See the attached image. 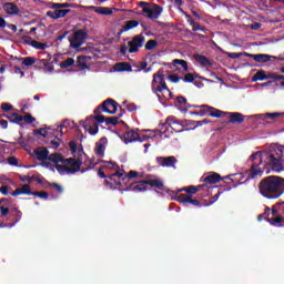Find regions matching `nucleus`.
I'll return each instance as SVG.
<instances>
[{
    "instance_id": "1",
    "label": "nucleus",
    "mask_w": 284,
    "mask_h": 284,
    "mask_svg": "<svg viewBox=\"0 0 284 284\" xmlns=\"http://www.w3.org/2000/svg\"><path fill=\"white\" fill-rule=\"evenodd\" d=\"M283 148L284 146H271L267 152L257 151L251 154L248 163L251 169L245 173L233 174V178L226 176L232 183V187L243 185L251 179H258L263 174H270V170L273 172H283Z\"/></svg>"
},
{
    "instance_id": "2",
    "label": "nucleus",
    "mask_w": 284,
    "mask_h": 284,
    "mask_svg": "<svg viewBox=\"0 0 284 284\" xmlns=\"http://www.w3.org/2000/svg\"><path fill=\"white\" fill-rule=\"evenodd\" d=\"M257 187L261 196L268 201H276L284 195V178L278 175L265 176L258 182Z\"/></svg>"
},
{
    "instance_id": "3",
    "label": "nucleus",
    "mask_w": 284,
    "mask_h": 284,
    "mask_svg": "<svg viewBox=\"0 0 284 284\" xmlns=\"http://www.w3.org/2000/svg\"><path fill=\"white\" fill-rule=\"evenodd\" d=\"M121 113L119 116L105 118V115H90L84 122H82V128L94 136L99 133V123H105V125H119V119L125 114V111L120 106Z\"/></svg>"
},
{
    "instance_id": "4",
    "label": "nucleus",
    "mask_w": 284,
    "mask_h": 284,
    "mask_svg": "<svg viewBox=\"0 0 284 284\" xmlns=\"http://www.w3.org/2000/svg\"><path fill=\"white\" fill-rule=\"evenodd\" d=\"M155 190V192H165V184L163 183V180L155 178L154 175H149V179L133 182L131 183L126 189H124V192H148L149 187Z\"/></svg>"
},
{
    "instance_id": "5",
    "label": "nucleus",
    "mask_w": 284,
    "mask_h": 284,
    "mask_svg": "<svg viewBox=\"0 0 284 284\" xmlns=\"http://www.w3.org/2000/svg\"><path fill=\"white\" fill-rule=\"evenodd\" d=\"M151 90L154 94H158L159 98H161V93L165 92L168 97L163 94L164 99H172V91H170V88H168V83L165 82V74H163V69H159L158 72L153 74Z\"/></svg>"
},
{
    "instance_id": "6",
    "label": "nucleus",
    "mask_w": 284,
    "mask_h": 284,
    "mask_svg": "<svg viewBox=\"0 0 284 284\" xmlns=\"http://www.w3.org/2000/svg\"><path fill=\"white\" fill-rule=\"evenodd\" d=\"M138 6L142 9L139 14H142L143 17H146V19H151L152 21H154V19H159L163 13V7L159 4H151L145 1H140Z\"/></svg>"
},
{
    "instance_id": "7",
    "label": "nucleus",
    "mask_w": 284,
    "mask_h": 284,
    "mask_svg": "<svg viewBox=\"0 0 284 284\" xmlns=\"http://www.w3.org/2000/svg\"><path fill=\"white\" fill-rule=\"evenodd\" d=\"M185 123H187V121H183V120H179L175 116H169L165 120V123L162 125V128H165V130H171V132H185Z\"/></svg>"
},
{
    "instance_id": "8",
    "label": "nucleus",
    "mask_w": 284,
    "mask_h": 284,
    "mask_svg": "<svg viewBox=\"0 0 284 284\" xmlns=\"http://www.w3.org/2000/svg\"><path fill=\"white\" fill-rule=\"evenodd\" d=\"M119 103L112 99H106L101 106L94 109L93 114L100 115L101 112H106V114H116L119 110Z\"/></svg>"
},
{
    "instance_id": "9",
    "label": "nucleus",
    "mask_w": 284,
    "mask_h": 284,
    "mask_svg": "<svg viewBox=\"0 0 284 284\" xmlns=\"http://www.w3.org/2000/svg\"><path fill=\"white\" fill-rule=\"evenodd\" d=\"M88 39V32L83 29L75 30L71 37H69V43L71 48H79Z\"/></svg>"
},
{
    "instance_id": "10",
    "label": "nucleus",
    "mask_w": 284,
    "mask_h": 284,
    "mask_svg": "<svg viewBox=\"0 0 284 284\" xmlns=\"http://www.w3.org/2000/svg\"><path fill=\"white\" fill-rule=\"evenodd\" d=\"M65 123L68 121H64L63 124H61L59 128L51 132V135L53 136L52 140L49 141V148H53V150H59V145H61V136H63V128H65Z\"/></svg>"
},
{
    "instance_id": "11",
    "label": "nucleus",
    "mask_w": 284,
    "mask_h": 284,
    "mask_svg": "<svg viewBox=\"0 0 284 284\" xmlns=\"http://www.w3.org/2000/svg\"><path fill=\"white\" fill-rule=\"evenodd\" d=\"M155 163L159 165V168H172L173 170H176V163H179V160H176V156H158L155 158Z\"/></svg>"
},
{
    "instance_id": "12",
    "label": "nucleus",
    "mask_w": 284,
    "mask_h": 284,
    "mask_svg": "<svg viewBox=\"0 0 284 284\" xmlns=\"http://www.w3.org/2000/svg\"><path fill=\"white\" fill-rule=\"evenodd\" d=\"M244 57H248L250 59H253L256 63H267V62L272 61V59H275L278 61H284V59H281V58H277L274 55H270V54H265V53L253 54V53L244 52Z\"/></svg>"
},
{
    "instance_id": "13",
    "label": "nucleus",
    "mask_w": 284,
    "mask_h": 284,
    "mask_svg": "<svg viewBox=\"0 0 284 284\" xmlns=\"http://www.w3.org/2000/svg\"><path fill=\"white\" fill-rule=\"evenodd\" d=\"M143 43H145V37H143V34L133 37V39L128 42L129 53L134 54L139 52V49L143 48Z\"/></svg>"
},
{
    "instance_id": "14",
    "label": "nucleus",
    "mask_w": 284,
    "mask_h": 284,
    "mask_svg": "<svg viewBox=\"0 0 284 284\" xmlns=\"http://www.w3.org/2000/svg\"><path fill=\"white\" fill-rule=\"evenodd\" d=\"M62 165H70L69 174H77V172L81 170V165H83V162L74 158H69V159H64V162Z\"/></svg>"
},
{
    "instance_id": "15",
    "label": "nucleus",
    "mask_w": 284,
    "mask_h": 284,
    "mask_svg": "<svg viewBox=\"0 0 284 284\" xmlns=\"http://www.w3.org/2000/svg\"><path fill=\"white\" fill-rule=\"evenodd\" d=\"M122 139H123L124 143H134V141H140L141 143H143V140L145 139V135H143L141 138L139 132H136L134 130H129V131L124 132Z\"/></svg>"
},
{
    "instance_id": "16",
    "label": "nucleus",
    "mask_w": 284,
    "mask_h": 284,
    "mask_svg": "<svg viewBox=\"0 0 284 284\" xmlns=\"http://www.w3.org/2000/svg\"><path fill=\"white\" fill-rule=\"evenodd\" d=\"M175 201L183 204L190 203L191 205H194V207H201V202L199 200L192 199V195L179 194L178 196H175Z\"/></svg>"
},
{
    "instance_id": "17",
    "label": "nucleus",
    "mask_w": 284,
    "mask_h": 284,
    "mask_svg": "<svg viewBox=\"0 0 284 284\" xmlns=\"http://www.w3.org/2000/svg\"><path fill=\"white\" fill-rule=\"evenodd\" d=\"M222 179L223 178H221V174L213 172L202 178V181L204 183L202 185H205V187H207V185H216V183H220Z\"/></svg>"
},
{
    "instance_id": "18",
    "label": "nucleus",
    "mask_w": 284,
    "mask_h": 284,
    "mask_svg": "<svg viewBox=\"0 0 284 284\" xmlns=\"http://www.w3.org/2000/svg\"><path fill=\"white\" fill-rule=\"evenodd\" d=\"M108 143V138H101L97 143H95V149L94 152L97 156H100L103 159L105 156V144Z\"/></svg>"
},
{
    "instance_id": "19",
    "label": "nucleus",
    "mask_w": 284,
    "mask_h": 284,
    "mask_svg": "<svg viewBox=\"0 0 284 284\" xmlns=\"http://www.w3.org/2000/svg\"><path fill=\"white\" fill-rule=\"evenodd\" d=\"M69 12H72L70 9H55L54 11H48L47 17L50 19H63L65 14H69Z\"/></svg>"
},
{
    "instance_id": "20",
    "label": "nucleus",
    "mask_w": 284,
    "mask_h": 284,
    "mask_svg": "<svg viewBox=\"0 0 284 284\" xmlns=\"http://www.w3.org/2000/svg\"><path fill=\"white\" fill-rule=\"evenodd\" d=\"M87 10H91L92 12H97V14H104L105 17H109L110 14H114V11L108 7H94L89 6L87 7Z\"/></svg>"
},
{
    "instance_id": "21",
    "label": "nucleus",
    "mask_w": 284,
    "mask_h": 284,
    "mask_svg": "<svg viewBox=\"0 0 284 284\" xmlns=\"http://www.w3.org/2000/svg\"><path fill=\"white\" fill-rule=\"evenodd\" d=\"M226 115L229 116L230 123H237L239 125H241V123H243L245 121V115H243V113L227 112Z\"/></svg>"
},
{
    "instance_id": "22",
    "label": "nucleus",
    "mask_w": 284,
    "mask_h": 284,
    "mask_svg": "<svg viewBox=\"0 0 284 284\" xmlns=\"http://www.w3.org/2000/svg\"><path fill=\"white\" fill-rule=\"evenodd\" d=\"M114 72H132L130 62H118L113 67Z\"/></svg>"
},
{
    "instance_id": "23",
    "label": "nucleus",
    "mask_w": 284,
    "mask_h": 284,
    "mask_svg": "<svg viewBox=\"0 0 284 284\" xmlns=\"http://www.w3.org/2000/svg\"><path fill=\"white\" fill-rule=\"evenodd\" d=\"M3 10L7 12V14H10L11 17L19 14V7L12 2L4 3Z\"/></svg>"
},
{
    "instance_id": "24",
    "label": "nucleus",
    "mask_w": 284,
    "mask_h": 284,
    "mask_svg": "<svg viewBox=\"0 0 284 284\" xmlns=\"http://www.w3.org/2000/svg\"><path fill=\"white\" fill-rule=\"evenodd\" d=\"M34 154L38 161H47V159H49L48 154H50V151L43 146H40L34 150Z\"/></svg>"
},
{
    "instance_id": "25",
    "label": "nucleus",
    "mask_w": 284,
    "mask_h": 284,
    "mask_svg": "<svg viewBox=\"0 0 284 284\" xmlns=\"http://www.w3.org/2000/svg\"><path fill=\"white\" fill-rule=\"evenodd\" d=\"M256 81H267V72L265 70L257 71L252 78L253 83H256Z\"/></svg>"
},
{
    "instance_id": "26",
    "label": "nucleus",
    "mask_w": 284,
    "mask_h": 284,
    "mask_svg": "<svg viewBox=\"0 0 284 284\" xmlns=\"http://www.w3.org/2000/svg\"><path fill=\"white\" fill-rule=\"evenodd\" d=\"M193 59H195V61H199L200 65H203V67L212 65V61H210V59H207V57L205 55L194 54Z\"/></svg>"
},
{
    "instance_id": "27",
    "label": "nucleus",
    "mask_w": 284,
    "mask_h": 284,
    "mask_svg": "<svg viewBox=\"0 0 284 284\" xmlns=\"http://www.w3.org/2000/svg\"><path fill=\"white\" fill-rule=\"evenodd\" d=\"M48 160L51 161V163H55L57 165H59V163H64V158L61 153H52L49 155Z\"/></svg>"
},
{
    "instance_id": "28",
    "label": "nucleus",
    "mask_w": 284,
    "mask_h": 284,
    "mask_svg": "<svg viewBox=\"0 0 284 284\" xmlns=\"http://www.w3.org/2000/svg\"><path fill=\"white\" fill-rule=\"evenodd\" d=\"M176 103L180 104L179 110H181V112H187L186 108H187V99L183 95H180L176 98Z\"/></svg>"
},
{
    "instance_id": "29",
    "label": "nucleus",
    "mask_w": 284,
    "mask_h": 284,
    "mask_svg": "<svg viewBox=\"0 0 284 284\" xmlns=\"http://www.w3.org/2000/svg\"><path fill=\"white\" fill-rule=\"evenodd\" d=\"M267 223L271 225H274L275 227H283V217L276 216V217H266Z\"/></svg>"
},
{
    "instance_id": "30",
    "label": "nucleus",
    "mask_w": 284,
    "mask_h": 284,
    "mask_svg": "<svg viewBox=\"0 0 284 284\" xmlns=\"http://www.w3.org/2000/svg\"><path fill=\"white\" fill-rule=\"evenodd\" d=\"M139 21L138 20H129L122 28V32H128L129 30H133V28H138Z\"/></svg>"
},
{
    "instance_id": "31",
    "label": "nucleus",
    "mask_w": 284,
    "mask_h": 284,
    "mask_svg": "<svg viewBox=\"0 0 284 284\" xmlns=\"http://www.w3.org/2000/svg\"><path fill=\"white\" fill-rule=\"evenodd\" d=\"M11 123H21L23 121V115H19V113H11L10 115H4Z\"/></svg>"
},
{
    "instance_id": "32",
    "label": "nucleus",
    "mask_w": 284,
    "mask_h": 284,
    "mask_svg": "<svg viewBox=\"0 0 284 284\" xmlns=\"http://www.w3.org/2000/svg\"><path fill=\"white\" fill-rule=\"evenodd\" d=\"M200 190H205V185L200 184L197 186H194V185L187 186L186 195L192 196V194H196V192H199Z\"/></svg>"
},
{
    "instance_id": "33",
    "label": "nucleus",
    "mask_w": 284,
    "mask_h": 284,
    "mask_svg": "<svg viewBox=\"0 0 284 284\" xmlns=\"http://www.w3.org/2000/svg\"><path fill=\"white\" fill-rule=\"evenodd\" d=\"M200 116H206V114H210L212 110H214V106H210L207 104L200 105Z\"/></svg>"
},
{
    "instance_id": "34",
    "label": "nucleus",
    "mask_w": 284,
    "mask_h": 284,
    "mask_svg": "<svg viewBox=\"0 0 284 284\" xmlns=\"http://www.w3.org/2000/svg\"><path fill=\"white\" fill-rule=\"evenodd\" d=\"M227 112L221 111L219 109H214L209 113V116H212L213 119H221L223 118Z\"/></svg>"
},
{
    "instance_id": "35",
    "label": "nucleus",
    "mask_w": 284,
    "mask_h": 284,
    "mask_svg": "<svg viewBox=\"0 0 284 284\" xmlns=\"http://www.w3.org/2000/svg\"><path fill=\"white\" fill-rule=\"evenodd\" d=\"M78 64L81 68V70H85L88 68V55H79Z\"/></svg>"
},
{
    "instance_id": "36",
    "label": "nucleus",
    "mask_w": 284,
    "mask_h": 284,
    "mask_svg": "<svg viewBox=\"0 0 284 284\" xmlns=\"http://www.w3.org/2000/svg\"><path fill=\"white\" fill-rule=\"evenodd\" d=\"M34 63H37V58L34 57L22 58V65H26L27 68H30V65H34Z\"/></svg>"
},
{
    "instance_id": "37",
    "label": "nucleus",
    "mask_w": 284,
    "mask_h": 284,
    "mask_svg": "<svg viewBox=\"0 0 284 284\" xmlns=\"http://www.w3.org/2000/svg\"><path fill=\"white\" fill-rule=\"evenodd\" d=\"M51 8L53 10H61V8H73V4L72 3H68V2H64V3H57V2H52L51 3Z\"/></svg>"
},
{
    "instance_id": "38",
    "label": "nucleus",
    "mask_w": 284,
    "mask_h": 284,
    "mask_svg": "<svg viewBox=\"0 0 284 284\" xmlns=\"http://www.w3.org/2000/svg\"><path fill=\"white\" fill-rule=\"evenodd\" d=\"M267 79H272L273 82L274 81H284V75H278L274 72H268V73H266V80Z\"/></svg>"
},
{
    "instance_id": "39",
    "label": "nucleus",
    "mask_w": 284,
    "mask_h": 284,
    "mask_svg": "<svg viewBox=\"0 0 284 284\" xmlns=\"http://www.w3.org/2000/svg\"><path fill=\"white\" fill-rule=\"evenodd\" d=\"M55 170H58L59 174H70V166L63 164H57Z\"/></svg>"
},
{
    "instance_id": "40",
    "label": "nucleus",
    "mask_w": 284,
    "mask_h": 284,
    "mask_svg": "<svg viewBox=\"0 0 284 284\" xmlns=\"http://www.w3.org/2000/svg\"><path fill=\"white\" fill-rule=\"evenodd\" d=\"M173 63L175 65H181L185 72L190 71V67L187 65V61H185V60L175 59V60H173Z\"/></svg>"
},
{
    "instance_id": "41",
    "label": "nucleus",
    "mask_w": 284,
    "mask_h": 284,
    "mask_svg": "<svg viewBox=\"0 0 284 284\" xmlns=\"http://www.w3.org/2000/svg\"><path fill=\"white\" fill-rule=\"evenodd\" d=\"M207 123H211V121L207 119H204L202 121H194V120L189 121V125H194V128H201V125H205Z\"/></svg>"
},
{
    "instance_id": "42",
    "label": "nucleus",
    "mask_w": 284,
    "mask_h": 284,
    "mask_svg": "<svg viewBox=\"0 0 284 284\" xmlns=\"http://www.w3.org/2000/svg\"><path fill=\"white\" fill-rule=\"evenodd\" d=\"M32 48H36V50H45L48 48L47 43L39 42L37 40L31 41Z\"/></svg>"
},
{
    "instance_id": "43",
    "label": "nucleus",
    "mask_w": 284,
    "mask_h": 284,
    "mask_svg": "<svg viewBox=\"0 0 284 284\" xmlns=\"http://www.w3.org/2000/svg\"><path fill=\"white\" fill-rule=\"evenodd\" d=\"M194 79H196V75H194V73H185L182 78V81H184V83H194Z\"/></svg>"
},
{
    "instance_id": "44",
    "label": "nucleus",
    "mask_w": 284,
    "mask_h": 284,
    "mask_svg": "<svg viewBox=\"0 0 284 284\" xmlns=\"http://www.w3.org/2000/svg\"><path fill=\"white\" fill-rule=\"evenodd\" d=\"M20 192L21 194H27L28 196H32V194L34 193L32 192V187H30L29 184L22 185V187H20Z\"/></svg>"
},
{
    "instance_id": "45",
    "label": "nucleus",
    "mask_w": 284,
    "mask_h": 284,
    "mask_svg": "<svg viewBox=\"0 0 284 284\" xmlns=\"http://www.w3.org/2000/svg\"><path fill=\"white\" fill-rule=\"evenodd\" d=\"M74 65V60L72 58H68L67 60L60 63V68H72Z\"/></svg>"
},
{
    "instance_id": "46",
    "label": "nucleus",
    "mask_w": 284,
    "mask_h": 284,
    "mask_svg": "<svg viewBox=\"0 0 284 284\" xmlns=\"http://www.w3.org/2000/svg\"><path fill=\"white\" fill-rule=\"evenodd\" d=\"M136 176H139V172L130 171L128 174H124V176L122 178V181H128V180L136 179Z\"/></svg>"
},
{
    "instance_id": "47",
    "label": "nucleus",
    "mask_w": 284,
    "mask_h": 284,
    "mask_svg": "<svg viewBox=\"0 0 284 284\" xmlns=\"http://www.w3.org/2000/svg\"><path fill=\"white\" fill-rule=\"evenodd\" d=\"M47 65H49V63L45 59L36 61V68H38L39 70H43V68H45Z\"/></svg>"
},
{
    "instance_id": "48",
    "label": "nucleus",
    "mask_w": 284,
    "mask_h": 284,
    "mask_svg": "<svg viewBox=\"0 0 284 284\" xmlns=\"http://www.w3.org/2000/svg\"><path fill=\"white\" fill-rule=\"evenodd\" d=\"M156 45H159V42L156 40H149L145 43V50H154V48H156Z\"/></svg>"
},
{
    "instance_id": "49",
    "label": "nucleus",
    "mask_w": 284,
    "mask_h": 284,
    "mask_svg": "<svg viewBox=\"0 0 284 284\" xmlns=\"http://www.w3.org/2000/svg\"><path fill=\"white\" fill-rule=\"evenodd\" d=\"M14 212V222L12 225H17V223H19V221H21V216H23V213H21V211H19V209H13Z\"/></svg>"
},
{
    "instance_id": "50",
    "label": "nucleus",
    "mask_w": 284,
    "mask_h": 284,
    "mask_svg": "<svg viewBox=\"0 0 284 284\" xmlns=\"http://www.w3.org/2000/svg\"><path fill=\"white\" fill-rule=\"evenodd\" d=\"M168 79L171 83H179V81H182V77H179L176 73L168 75Z\"/></svg>"
},
{
    "instance_id": "51",
    "label": "nucleus",
    "mask_w": 284,
    "mask_h": 284,
    "mask_svg": "<svg viewBox=\"0 0 284 284\" xmlns=\"http://www.w3.org/2000/svg\"><path fill=\"white\" fill-rule=\"evenodd\" d=\"M284 113L273 112V113H265V119H271L274 121V119H278V116H283Z\"/></svg>"
},
{
    "instance_id": "52",
    "label": "nucleus",
    "mask_w": 284,
    "mask_h": 284,
    "mask_svg": "<svg viewBox=\"0 0 284 284\" xmlns=\"http://www.w3.org/2000/svg\"><path fill=\"white\" fill-rule=\"evenodd\" d=\"M114 176H118V179H123V176H125V171H122V172L116 171L115 173L110 174L109 175L110 181H114Z\"/></svg>"
},
{
    "instance_id": "53",
    "label": "nucleus",
    "mask_w": 284,
    "mask_h": 284,
    "mask_svg": "<svg viewBox=\"0 0 284 284\" xmlns=\"http://www.w3.org/2000/svg\"><path fill=\"white\" fill-rule=\"evenodd\" d=\"M23 121H26L28 124L34 123L37 119L32 116V114L28 113L24 116H22Z\"/></svg>"
},
{
    "instance_id": "54",
    "label": "nucleus",
    "mask_w": 284,
    "mask_h": 284,
    "mask_svg": "<svg viewBox=\"0 0 284 284\" xmlns=\"http://www.w3.org/2000/svg\"><path fill=\"white\" fill-rule=\"evenodd\" d=\"M229 59H241V57H245V52H232V53H227Z\"/></svg>"
},
{
    "instance_id": "55",
    "label": "nucleus",
    "mask_w": 284,
    "mask_h": 284,
    "mask_svg": "<svg viewBox=\"0 0 284 284\" xmlns=\"http://www.w3.org/2000/svg\"><path fill=\"white\" fill-rule=\"evenodd\" d=\"M49 185L50 187H53V190H57L59 194H63V186H61L60 184L53 182L50 183Z\"/></svg>"
},
{
    "instance_id": "56",
    "label": "nucleus",
    "mask_w": 284,
    "mask_h": 284,
    "mask_svg": "<svg viewBox=\"0 0 284 284\" xmlns=\"http://www.w3.org/2000/svg\"><path fill=\"white\" fill-rule=\"evenodd\" d=\"M7 162L9 163V165H14V166L19 165V160L16 156H9L7 159Z\"/></svg>"
},
{
    "instance_id": "57",
    "label": "nucleus",
    "mask_w": 284,
    "mask_h": 284,
    "mask_svg": "<svg viewBox=\"0 0 284 284\" xmlns=\"http://www.w3.org/2000/svg\"><path fill=\"white\" fill-rule=\"evenodd\" d=\"M32 196H39V199H48V192H33Z\"/></svg>"
},
{
    "instance_id": "58",
    "label": "nucleus",
    "mask_w": 284,
    "mask_h": 284,
    "mask_svg": "<svg viewBox=\"0 0 284 284\" xmlns=\"http://www.w3.org/2000/svg\"><path fill=\"white\" fill-rule=\"evenodd\" d=\"M0 193L3 195V196H8V194H10V189L8 187V185H2L0 187Z\"/></svg>"
},
{
    "instance_id": "59",
    "label": "nucleus",
    "mask_w": 284,
    "mask_h": 284,
    "mask_svg": "<svg viewBox=\"0 0 284 284\" xmlns=\"http://www.w3.org/2000/svg\"><path fill=\"white\" fill-rule=\"evenodd\" d=\"M1 109L3 110V112H10V110H12L13 106L10 103H2Z\"/></svg>"
},
{
    "instance_id": "60",
    "label": "nucleus",
    "mask_w": 284,
    "mask_h": 284,
    "mask_svg": "<svg viewBox=\"0 0 284 284\" xmlns=\"http://www.w3.org/2000/svg\"><path fill=\"white\" fill-rule=\"evenodd\" d=\"M38 134H40V136H44V139H45V138L50 136L52 134V132H47L45 129H39Z\"/></svg>"
},
{
    "instance_id": "61",
    "label": "nucleus",
    "mask_w": 284,
    "mask_h": 284,
    "mask_svg": "<svg viewBox=\"0 0 284 284\" xmlns=\"http://www.w3.org/2000/svg\"><path fill=\"white\" fill-rule=\"evenodd\" d=\"M192 30L193 32H199V30L201 32H205L207 29L205 27H202L201 24H195Z\"/></svg>"
},
{
    "instance_id": "62",
    "label": "nucleus",
    "mask_w": 284,
    "mask_h": 284,
    "mask_svg": "<svg viewBox=\"0 0 284 284\" xmlns=\"http://www.w3.org/2000/svg\"><path fill=\"white\" fill-rule=\"evenodd\" d=\"M0 213H1V216H8V214H10V209L0 206Z\"/></svg>"
},
{
    "instance_id": "63",
    "label": "nucleus",
    "mask_w": 284,
    "mask_h": 284,
    "mask_svg": "<svg viewBox=\"0 0 284 284\" xmlns=\"http://www.w3.org/2000/svg\"><path fill=\"white\" fill-rule=\"evenodd\" d=\"M126 110L128 112H136V104H128Z\"/></svg>"
},
{
    "instance_id": "64",
    "label": "nucleus",
    "mask_w": 284,
    "mask_h": 284,
    "mask_svg": "<svg viewBox=\"0 0 284 284\" xmlns=\"http://www.w3.org/2000/svg\"><path fill=\"white\" fill-rule=\"evenodd\" d=\"M251 30H261V22H254L251 24Z\"/></svg>"
}]
</instances>
